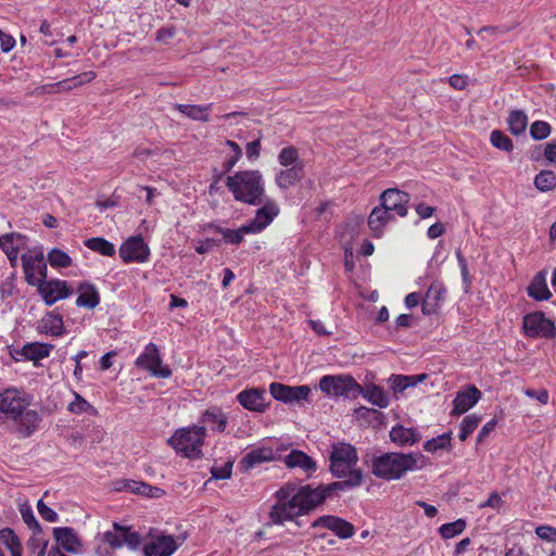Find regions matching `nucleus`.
I'll list each match as a JSON object with an SVG mask.
<instances>
[{
	"label": "nucleus",
	"mask_w": 556,
	"mask_h": 556,
	"mask_svg": "<svg viewBox=\"0 0 556 556\" xmlns=\"http://www.w3.org/2000/svg\"><path fill=\"white\" fill-rule=\"evenodd\" d=\"M36 288L41 300L48 306H52L73 294V288L68 281L59 278H45Z\"/></svg>",
	"instance_id": "9b49d317"
},
{
	"label": "nucleus",
	"mask_w": 556,
	"mask_h": 556,
	"mask_svg": "<svg viewBox=\"0 0 556 556\" xmlns=\"http://www.w3.org/2000/svg\"><path fill=\"white\" fill-rule=\"evenodd\" d=\"M76 306L80 308L93 309L101 301L100 292L96 285L89 281H81L77 285Z\"/></svg>",
	"instance_id": "393cba45"
},
{
	"label": "nucleus",
	"mask_w": 556,
	"mask_h": 556,
	"mask_svg": "<svg viewBox=\"0 0 556 556\" xmlns=\"http://www.w3.org/2000/svg\"><path fill=\"white\" fill-rule=\"evenodd\" d=\"M481 399V392L475 386H469L465 390L457 392L454 401L452 415L460 416L472 408Z\"/></svg>",
	"instance_id": "5701e85b"
},
{
	"label": "nucleus",
	"mask_w": 556,
	"mask_h": 556,
	"mask_svg": "<svg viewBox=\"0 0 556 556\" xmlns=\"http://www.w3.org/2000/svg\"><path fill=\"white\" fill-rule=\"evenodd\" d=\"M263 203V206L256 211L255 216L243 224V230L249 235L262 232L279 214V207L274 201L269 200Z\"/></svg>",
	"instance_id": "4468645a"
},
{
	"label": "nucleus",
	"mask_w": 556,
	"mask_h": 556,
	"mask_svg": "<svg viewBox=\"0 0 556 556\" xmlns=\"http://www.w3.org/2000/svg\"><path fill=\"white\" fill-rule=\"evenodd\" d=\"M409 195L399 189H387L380 195V206L393 214L395 217H405L407 215V203Z\"/></svg>",
	"instance_id": "a211bd4d"
},
{
	"label": "nucleus",
	"mask_w": 556,
	"mask_h": 556,
	"mask_svg": "<svg viewBox=\"0 0 556 556\" xmlns=\"http://www.w3.org/2000/svg\"><path fill=\"white\" fill-rule=\"evenodd\" d=\"M481 417L477 414L467 415L460 422L459 440L465 441L479 426Z\"/></svg>",
	"instance_id": "8fccbe9b"
},
{
	"label": "nucleus",
	"mask_w": 556,
	"mask_h": 556,
	"mask_svg": "<svg viewBox=\"0 0 556 556\" xmlns=\"http://www.w3.org/2000/svg\"><path fill=\"white\" fill-rule=\"evenodd\" d=\"M185 535L157 534L150 538L143 545L144 556H172L185 542Z\"/></svg>",
	"instance_id": "ddd939ff"
},
{
	"label": "nucleus",
	"mask_w": 556,
	"mask_h": 556,
	"mask_svg": "<svg viewBox=\"0 0 556 556\" xmlns=\"http://www.w3.org/2000/svg\"><path fill=\"white\" fill-rule=\"evenodd\" d=\"M53 536L59 548L67 553L78 554L83 549V542L77 532L70 527H59L53 529Z\"/></svg>",
	"instance_id": "412c9836"
},
{
	"label": "nucleus",
	"mask_w": 556,
	"mask_h": 556,
	"mask_svg": "<svg viewBox=\"0 0 556 556\" xmlns=\"http://www.w3.org/2000/svg\"><path fill=\"white\" fill-rule=\"evenodd\" d=\"M103 541L111 548H119L127 545L130 548H137L140 545V534L131 531L130 528L121 527L116 522L113 523V529L103 533Z\"/></svg>",
	"instance_id": "dca6fc26"
},
{
	"label": "nucleus",
	"mask_w": 556,
	"mask_h": 556,
	"mask_svg": "<svg viewBox=\"0 0 556 556\" xmlns=\"http://www.w3.org/2000/svg\"><path fill=\"white\" fill-rule=\"evenodd\" d=\"M228 425V418L220 407L212 406L199 417V425L206 428V432L222 433Z\"/></svg>",
	"instance_id": "aec40b11"
},
{
	"label": "nucleus",
	"mask_w": 556,
	"mask_h": 556,
	"mask_svg": "<svg viewBox=\"0 0 556 556\" xmlns=\"http://www.w3.org/2000/svg\"><path fill=\"white\" fill-rule=\"evenodd\" d=\"M37 509L42 519L49 522H56L59 515L52 508H50L42 500L37 503Z\"/></svg>",
	"instance_id": "4d7b16f0"
},
{
	"label": "nucleus",
	"mask_w": 556,
	"mask_h": 556,
	"mask_svg": "<svg viewBox=\"0 0 556 556\" xmlns=\"http://www.w3.org/2000/svg\"><path fill=\"white\" fill-rule=\"evenodd\" d=\"M522 329L529 338L552 339L556 336V327L553 320L543 312H532L523 316Z\"/></svg>",
	"instance_id": "1a4fd4ad"
},
{
	"label": "nucleus",
	"mask_w": 556,
	"mask_h": 556,
	"mask_svg": "<svg viewBox=\"0 0 556 556\" xmlns=\"http://www.w3.org/2000/svg\"><path fill=\"white\" fill-rule=\"evenodd\" d=\"M176 110L185 116L193 121L207 122L212 104L194 105V104H176Z\"/></svg>",
	"instance_id": "e433bc0d"
},
{
	"label": "nucleus",
	"mask_w": 556,
	"mask_h": 556,
	"mask_svg": "<svg viewBox=\"0 0 556 556\" xmlns=\"http://www.w3.org/2000/svg\"><path fill=\"white\" fill-rule=\"evenodd\" d=\"M205 437V427L192 425L177 429L167 440V444L182 457L199 459L203 456Z\"/></svg>",
	"instance_id": "39448f33"
},
{
	"label": "nucleus",
	"mask_w": 556,
	"mask_h": 556,
	"mask_svg": "<svg viewBox=\"0 0 556 556\" xmlns=\"http://www.w3.org/2000/svg\"><path fill=\"white\" fill-rule=\"evenodd\" d=\"M205 229H212L215 232L222 235L223 240L227 244H240L245 235H249L243 230V224L238 229L224 228L215 224H208Z\"/></svg>",
	"instance_id": "4c0bfd02"
},
{
	"label": "nucleus",
	"mask_w": 556,
	"mask_h": 556,
	"mask_svg": "<svg viewBox=\"0 0 556 556\" xmlns=\"http://www.w3.org/2000/svg\"><path fill=\"white\" fill-rule=\"evenodd\" d=\"M401 379L402 375H392L389 378L390 388L395 396H397L400 393H403L407 389L406 383Z\"/></svg>",
	"instance_id": "680f3d73"
},
{
	"label": "nucleus",
	"mask_w": 556,
	"mask_h": 556,
	"mask_svg": "<svg viewBox=\"0 0 556 556\" xmlns=\"http://www.w3.org/2000/svg\"><path fill=\"white\" fill-rule=\"evenodd\" d=\"M226 146L229 147V149L231 151V155L226 161L225 166L227 169H231L238 163V161L241 159L242 150H241L240 146L232 140H227Z\"/></svg>",
	"instance_id": "5fc2aeb1"
},
{
	"label": "nucleus",
	"mask_w": 556,
	"mask_h": 556,
	"mask_svg": "<svg viewBox=\"0 0 556 556\" xmlns=\"http://www.w3.org/2000/svg\"><path fill=\"white\" fill-rule=\"evenodd\" d=\"M20 513L24 522L31 529H39V523L34 515L33 508L28 504L20 506Z\"/></svg>",
	"instance_id": "6e6d98bb"
},
{
	"label": "nucleus",
	"mask_w": 556,
	"mask_h": 556,
	"mask_svg": "<svg viewBox=\"0 0 556 556\" xmlns=\"http://www.w3.org/2000/svg\"><path fill=\"white\" fill-rule=\"evenodd\" d=\"M47 261L52 268L62 269L73 265V258L65 251L53 248L47 254Z\"/></svg>",
	"instance_id": "a19ab883"
},
{
	"label": "nucleus",
	"mask_w": 556,
	"mask_h": 556,
	"mask_svg": "<svg viewBox=\"0 0 556 556\" xmlns=\"http://www.w3.org/2000/svg\"><path fill=\"white\" fill-rule=\"evenodd\" d=\"M67 410L74 415L88 414L96 416L98 414L97 408L76 391H73V401L67 404Z\"/></svg>",
	"instance_id": "ea45409f"
},
{
	"label": "nucleus",
	"mask_w": 556,
	"mask_h": 556,
	"mask_svg": "<svg viewBox=\"0 0 556 556\" xmlns=\"http://www.w3.org/2000/svg\"><path fill=\"white\" fill-rule=\"evenodd\" d=\"M547 271L540 270L527 288L528 295L535 301H547L552 298V292L547 287Z\"/></svg>",
	"instance_id": "7c9ffc66"
},
{
	"label": "nucleus",
	"mask_w": 556,
	"mask_h": 556,
	"mask_svg": "<svg viewBox=\"0 0 556 556\" xmlns=\"http://www.w3.org/2000/svg\"><path fill=\"white\" fill-rule=\"evenodd\" d=\"M311 388L303 386H287L280 382H271L269 384L270 395L282 403L290 404L293 402L307 401L311 395Z\"/></svg>",
	"instance_id": "2eb2a0df"
},
{
	"label": "nucleus",
	"mask_w": 556,
	"mask_h": 556,
	"mask_svg": "<svg viewBox=\"0 0 556 556\" xmlns=\"http://www.w3.org/2000/svg\"><path fill=\"white\" fill-rule=\"evenodd\" d=\"M390 439L393 443L405 446L416 443L420 439V434L415 428L397 425L390 430Z\"/></svg>",
	"instance_id": "72a5a7b5"
},
{
	"label": "nucleus",
	"mask_w": 556,
	"mask_h": 556,
	"mask_svg": "<svg viewBox=\"0 0 556 556\" xmlns=\"http://www.w3.org/2000/svg\"><path fill=\"white\" fill-rule=\"evenodd\" d=\"M22 266L26 282L36 287L48 276V267L41 250L29 251L22 255Z\"/></svg>",
	"instance_id": "9d476101"
},
{
	"label": "nucleus",
	"mask_w": 556,
	"mask_h": 556,
	"mask_svg": "<svg viewBox=\"0 0 556 556\" xmlns=\"http://www.w3.org/2000/svg\"><path fill=\"white\" fill-rule=\"evenodd\" d=\"M534 186L541 192H547L556 188V174L552 170H541L534 177Z\"/></svg>",
	"instance_id": "a18cd8bd"
},
{
	"label": "nucleus",
	"mask_w": 556,
	"mask_h": 556,
	"mask_svg": "<svg viewBox=\"0 0 556 556\" xmlns=\"http://www.w3.org/2000/svg\"><path fill=\"white\" fill-rule=\"evenodd\" d=\"M218 244V241L212 238H205L197 241L194 249L199 254H205L210 252L214 247Z\"/></svg>",
	"instance_id": "052dcab7"
},
{
	"label": "nucleus",
	"mask_w": 556,
	"mask_h": 556,
	"mask_svg": "<svg viewBox=\"0 0 556 556\" xmlns=\"http://www.w3.org/2000/svg\"><path fill=\"white\" fill-rule=\"evenodd\" d=\"M17 432L23 438L30 437L39 427L41 417L34 409H25L17 418Z\"/></svg>",
	"instance_id": "2f4dec72"
},
{
	"label": "nucleus",
	"mask_w": 556,
	"mask_h": 556,
	"mask_svg": "<svg viewBox=\"0 0 556 556\" xmlns=\"http://www.w3.org/2000/svg\"><path fill=\"white\" fill-rule=\"evenodd\" d=\"M525 395H527L528 397H531V399H535L536 401H539L541 404H547L548 401H549V394H548V391L545 390V389H542V390H533V389H526L523 391Z\"/></svg>",
	"instance_id": "0e129e2a"
},
{
	"label": "nucleus",
	"mask_w": 556,
	"mask_h": 556,
	"mask_svg": "<svg viewBox=\"0 0 556 556\" xmlns=\"http://www.w3.org/2000/svg\"><path fill=\"white\" fill-rule=\"evenodd\" d=\"M96 76L97 75L93 71H88L79 75L73 76L71 78L54 83L51 87L58 88L59 92L70 91L72 89H75L77 87H80L85 84L92 81L96 78Z\"/></svg>",
	"instance_id": "f704fd0d"
},
{
	"label": "nucleus",
	"mask_w": 556,
	"mask_h": 556,
	"mask_svg": "<svg viewBox=\"0 0 556 556\" xmlns=\"http://www.w3.org/2000/svg\"><path fill=\"white\" fill-rule=\"evenodd\" d=\"M450 85L456 90H464L468 85V77L465 75L454 74L448 77Z\"/></svg>",
	"instance_id": "69168bd1"
},
{
	"label": "nucleus",
	"mask_w": 556,
	"mask_h": 556,
	"mask_svg": "<svg viewBox=\"0 0 556 556\" xmlns=\"http://www.w3.org/2000/svg\"><path fill=\"white\" fill-rule=\"evenodd\" d=\"M125 488L132 493L141 494L149 497H157L162 493L161 489L153 488L148 483L138 481H127L125 483Z\"/></svg>",
	"instance_id": "09e8293b"
},
{
	"label": "nucleus",
	"mask_w": 556,
	"mask_h": 556,
	"mask_svg": "<svg viewBox=\"0 0 556 556\" xmlns=\"http://www.w3.org/2000/svg\"><path fill=\"white\" fill-rule=\"evenodd\" d=\"M212 478L216 480L229 479L232 473V462H226L222 465H214L211 468Z\"/></svg>",
	"instance_id": "864d4df0"
},
{
	"label": "nucleus",
	"mask_w": 556,
	"mask_h": 556,
	"mask_svg": "<svg viewBox=\"0 0 556 556\" xmlns=\"http://www.w3.org/2000/svg\"><path fill=\"white\" fill-rule=\"evenodd\" d=\"M119 257L124 263L143 264L150 260L151 250L143 238L138 236L128 237L119 247Z\"/></svg>",
	"instance_id": "f8f14e48"
},
{
	"label": "nucleus",
	"mask_w": 556,
	"mask_h": 556,
	"mask_svg": "<svg viewBox=\"0 0 556 556\" xmlns=\"http://www.w3.org/2000/svg\"><path fill=\"white\" fill-rule=\"evenodd\" d=\"M278 163L282 167H294L295 165H303V162L299 156V151L291 146L281 149L278 154Z\"/></svg>",
	"instance_id": "de8ad7c7"
},
{
	"label": "nucleus",
	"mask_w": 556,
	"mask_h": 556,
	"mask_svg": "<svg viewBox=\"0 0 556 556\" xmlns=\"http://www.w3.org/2000/svg\"><path fill=\"white\" fill-rule=\"evenodd\" d=\"M446 289L441 281H433L426 292L421 309L425 315L434 314L443 302Z\"/></svg>",
	"instance_id": "a878e982"
},
{
	"label": "nucleus",
	"mask_w": 556,
	"mask_h": 556,
	"mask_svg": "<svg viewBox=\"0 0 556 556\" xmlns=\"http://www.w3.org/2000/svg\"><path fill=\"white\" fill-rule=\"evenodd\" d=\"M33 395L15 387L0 391V413L17 421L18 416L33 403Z\"/></svg>",
	"instance_id": "0eeeda50"
},
{
	"label": "nucleus",
	"mask_w": 556,
	"mask_h": 556,
	"mask_svg": "<svg viewBox=\"0 0 556 556\" xmlns=\"http://www.w3.org/2000/svg\"><path fill=\"white\" fill-rule=\"evenodd\" d=\"M490 141L496 149L510 152L514 149L511 139L501 130H493L490 135Z\"/></svg>",
	"instance_id": "3c124183"
},
{
	"label": "nucleus",
	"mask_w": 556,
	"mask_h": 556,
	"mask_svg": "<svg viewBox=\"0 0 556 556\" xmlns=\"http://www.w3.org/2000/svg\"><path fill=\"white\" fill-rule=\"evenodd\" d=\"M530 135L534 140H543L551 135V125L543 121H535L530 127Z\"/></svg>",
	"instance_id": "603ef678"
},
{
	"label": "nucleus",
	"mask_w": 556,
	"mask_h": 556,
	"mask_svg": "<svg viewBox=\"0 0 556 556\" xmlns=\"http://www.w3.org/2000/svg\"><path fill=\"white\" fill-rule=\"evenodd\" d=\"M285 464L288 468H296L302 470L308 477L312 476V473L317 469L316 462L306 453L299 450H292L285 457Z\"/></svg>",
	"instance_id": "c85d7f7f"
},
{
	"label": "nucleus",
	"mask_w": 556,
	"mask_h": 556,
	"mask_svg": "<svg viewBox=\"0 0 556 556\" xmlns=\"http://www.w3.org/2000/svg\"><path fill=\"white\" fill-rule=\"evenodd\" d=\"M339 483L299 486L287 483L275 492V504L269 511V520L274 525H283L295 517L304 516L324 504Z\"/></svg>",
	"instance_id": "f257e3e1"
},
{
	"label": "nucleus",
	"mask_w": 556,
	"mask_h": 556,
	"mask_svg": "<svg viewBox=\"0 0 556 556\" xmlns=\"http://www.w3.org/2000/svg\"><path fill=\"white\" fill-rule=\"evenodd\" d=\"M312 528L330 530L342 540L350 539L355 534V528L351 522L332 515L318 517L312 522Z\"/></svg>",
	"instance_id": "f3484780"
},
{
	"label": "nucleus",
	"mask_w": 556,
	"mask_h": 556,
	"mask_svg": "<svg viewBox=\"0 0 556 556\" xmlns=\"http://www.w3.org/2000/svg\"><path fill=\"white\" fill-rule=\"evenodd\" d=\"M304 175V165H295L294 167H285L277 172L275 180L280 189H288L299 182Z\"/></svg>",
	"instance_id": "473e14b6"
},
{
	"label": "nucleus",
	"mask_w": 556,
	"mask_h": 556,
	"mask_svg": "<svg viewBox=\"0 0 556 556\" xmlns=\"http://www.w3.org/2000/svg\"><path fill=\"white\" fill-rule=\"evenodd\" d=\"M0 544L8 548L11 556H22L21 541L12 529L4 528L0 530Z\"/></svg>",
	"instance_id": "58836bf2"
},
{
	"label": "nucleus",
	"mask_w": 556,
	"mask_h": 556,
	"mask_svg": "<svg viewBox=\"0 0 556 556\" xmlns=\"http://www.w3.org/2000/svg\"><path fill=\"white\" fill-rule=\"evenodd\" d=\"M466 520L459 518L453 522L443 523L438 529V532L444 540H450L462 534L466 529Z\"/></svg>",
	"instance_id": "49530a36"
},
{
	"label": "nucleus",
	"mask_w": 556,
	"mask_h": 556,
	"mask_svg": "<svg viewBox=\"0 0 556 556\" xmlns=\"http://www.w3.org/2000/svg\"><path fill=\"white\" fill-rule=\"evenodd\" d=\"M320 391L328 397L355 400L359 396V383L351 375H326L319 380Z\"/></svg>",
	"instance_id": "423d86ee"
},
{
	"label": "nucleus",
	"mask_w": 556,
	"mask_h": 556,
	"mask_svg": "<svg viewBox=\"0 0 556 556\" xmlns=\"http://www.w3.org/2000/svg\"><path fill=\"white\" fill-rule=\"evenodd\" d=\"M39 333L60 337L64 333L63 317L55 311L46 313L37 324Z\"/></svg>",
	"instance_id": "cd10ccee"
},
{
	"label": "nucleus",
	"mask_w": 556,
	"mask_h": 556,
	"mask_svg": "<svg viewBox=\"0 0 556 556\" xmlns=\"http://www.w3.org/2000/svg\"><path fill=\"white\" fill-rule=\"evenodd\" d=\"M456 258L458 262V266L460 268L463 281L466 286H469L471 282L470 277H469V270H468L466 258L462 254L460 250L456 251Z\"/></svg>",
	"instance_id": "e2e57ef3"
},
{
	"label": "nucleus",
	"mask_w": 556,
	"mask_h": 556,
	"mask_svg": "<svg viewBox=\"0 0 556 556\" xmlns=\"http://www.w3.org/2000/svg\"><path fill=\"white\" fill-rule=\"evenodd\" d=\"M535 534L545 541L556 542V528L552 526H539L535 529Z\"/></svg>",
	"instance_id": "bf43d9fd"
},
{
	"label": "nucleus",
	"mask_w": 556,
	"mask_h": 556,
	"mask_svg": "<svg viewBox=\"0 0 556 556\" xmlns=\"http://www.w3.org/2000/svg\"><path fill=\"white\" fill-rule=\"evenodd\" d=\"M52 349L53 345L49 343H27L22 348L21 355L29 361H40L48 357Z\"/></svg>",
	"instance_id": "c9c22d12"
},
{
	"label": "nucleus",
	"mask_w": 556,
	"mask_h": 556,
	"mask_svg": "<svg viewBox=\"0 0 556 556\" xmlns=\"http://www.w3.org/2000/svg\"><path fill=\"white\" fill-rule=\"evenodd\" d=\"M452 432H445L435 438L427 440L424 443V450L429 453H434L437 451H451L452 450Z\"/></svg>",
	"instance_id": "37998d69"
},
{
	"label": "nucleus",
	"mask_w": 556,
	"mask_h": 556,
	"mask_svg": "<svg viewBox=\"0 0 556 556\" xmlns=\"http://www.w3.org/2000/svg\"><path fill=\"white\" fill-rule=\"evenodd\" d=\"M426 465L420 453L387 452L371 459V473L382 480H400L407 472L421 469Z\"/></svg>",
	"instance_id": "f03ea898"
},
{
	"label": "nucleus",
	"mask_w": 556,
	"mask_h": 556,
	"mask_svg": "<svg viewBox=\"0 0 556 556\" xmlns=\"http://www.w3.org/2000/svg\"><path fill=\"white\" fill-rule=\"evenodd\" d=\"M279 448L264 443L251 448L240 460V467L244 471H249L254 467L276 459Z\"/></svg>",
	"instance_id": "6ab92c4d"
},
{
	"label": "nucleus",
	"mask_w": 556,
	"mask_h": 556,
	"mask_svg": "<svg viewBox=\"0 0 556 556\" xmlns=\"http://www.w3.org/2000/svg\"><path fill=\"white\" fill-rule=\"evenodd\" d=\"M135 366L155 378L167 379L173 371L163 363L161 352L155 343H148L135 359Z\"/></svg>",
	"instance_id": "6e6552de"
},
{
	"label": "nucleus",
	"mask_w": 556,
	"mask_h": 556,
	"mask_svg": "<svg viewBox=\"0 0 556 556\" xmlns=\"http://www.w3.org/2000/svg\"><path fill=\"white\" fill-rule=\"evenodd\" d=\"M395 216L390 212L382 208L380 205L372 208L368 216V227L372 237L381 238L384 233L386 227L393 222Z\"/></svg>",
	"instance_id": "bb28decb"
},
{
	"label": "nucleus",
	"mask_w": 556,
	"mask_h": 556,
	"mask_svg": "<svg viewBox=\"0 0 556 556\" xmlns=\"http://www.w3.org/2000/svg\"><path fill=\"white\" fill-rule=\"evenodd\" d=\"M507 123L510 132L515 136H518L523 134L525 130L527 129L528 116L521 110H514L509 113Z\"/></svg>",
	"instance_id": "79ce46f5"
},
{
	"label": "nucleus",
	"mask_w": 556,
	"mask_h": 556,
	"mask_svg": "<svg viewBox=\"0 0 556 556\" xmlns=\"http://www.w3.org/2000/svg\"><path fill=\"white\" fill-rule=\"evenodd\" d=\"M176 35V28L173 26L160 28L155 34V40L163 45H169Z\"/></svg>",
	"instance_id": "13d9d810"
},
{
	"label": "nucleus",
	"mask_w": 556,
	"mask_h": 556,
	"mask_svg": "<svg viewBox=\"0 0 556 556\" xmlns=\"http://www.w3.org/2000/svg\"><path fill=\"white\" fill-rule=\"evenodd\" d=\"M85 245L91 251L98 252L104 256H113L115 254L114 244L104 238L96 237L87 239Z\"/></svg>",
	"instance_id": "c03bdc74"
},
{
	"label": "nucleus",
	"mask_w": 556,
	"mask_h": 556,
	"mask_svg": "<svg viewBox=\"0 0 556 556\" xmlns=\"http://www.w3.org/2000/svg\"><path fill=\"white\" fill-rule=\"evenodd\" d=\"M237 400L248 410L263 413L267 408L265 389H244L238 393Z\"/></svg>",
	"instance_id": "4be33fe9"
},
{
	"label": "nucleus",
	"mask_w": 556,
	"mask_h": 556,
	"mask_svg": "<svg viewBox=\"0 0 556 556\" xmlns=\"http://www.w3.org/2000/svg\"><path fill=\"white\" fill-rule=\"evenodd\" d=\"M26 247V237L18 232L0 236V248L5 253L12 266H15L18 253Z\"/></svg>",
	"instance_id": "b1692460"
},
{
	"label": "nucleus",
	"mask_w": 556,
	"mask_h": 556,
	"mask_svg": "<svg viewBox=\"0 0 556 556\" xmlns=\"http://www.w3.org/2000/svg\"><path fill=\"white\" fill-rule=\"evenodd\" d=\"M358 454L356 448L345 442H337L331 446L330 452V471L340 479H345L338 482L339 486L334 490H343L344 488L358 486L363 482V472L357 467Z\"/></svg>",
	"instance_id": "7ed1b4c3"
},
{
	"label": "nucleus",
	"mask_w": 556,
	"mask_h": 556,
	"mask_svg": "<svg viewBox=\"0 0 556 556\" xmlns=\"http://www.w3.org/2000/svg\"><path fill=\"white\" fill-rule=\"evenodd\" d=\"M359 395L374 406L387 408L390 405V396L382 387L375 383L359 384Z\"/></svg>",
	"instance_id": "c756f323"
},
{
	"label": "nucleus",
	"mask_w": 556,
	"mask_h": 556,
	"mask_svg": "<svg viewBox=\"0 0 556 556\" xmlns=\"http://www.w3.org/2000/svg\"><path fill=\"white\" fill-rule=\"evenodd\" d=\"M31 553L34 556H45L48 543L38 539H31L30 542Z\"/></svg>",
	"instance_id": "338daca9"
},
{
	"label": "nucleus",
	"mask_w": 556,
	"mask_h": 556,
	"mask_svg": "<svg viewBox=\"0 0 556 556\" xmlns=\"http://www.w3.org/2000/svg\"><path fill=\"white\" fill-rule=\"evenodd\" d=\"M226 187L237 201L250 205H258L264 202L265 181L257 169L236 172L226 178Z\"/></svg>",
	"instance_id": "20e7f679"
},
{
	"label": "nucleus",
	"mask_w": 556,
	"mask_h": 556,
	"mask_svg": "<svg viewBox=\"0 0 556 556\" xmlns=\"http://www.w3.org/2000/svg\"><path fill=\"white\" fill-rule=\"evenodd\" d=\"M544 156L549 163L556 164V140L545 144Z\"/></svg>",
	"instance_id": "774afa93"
}]
</instances>
